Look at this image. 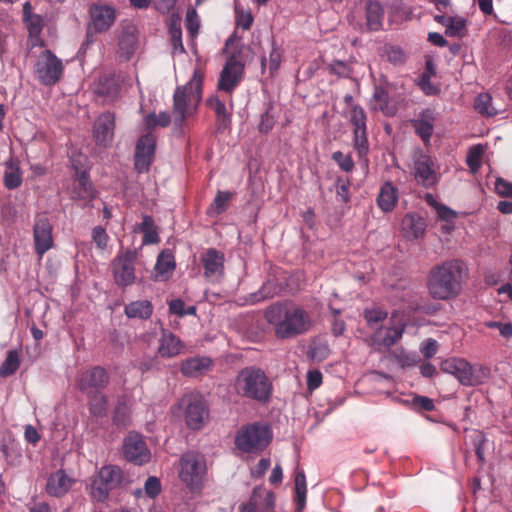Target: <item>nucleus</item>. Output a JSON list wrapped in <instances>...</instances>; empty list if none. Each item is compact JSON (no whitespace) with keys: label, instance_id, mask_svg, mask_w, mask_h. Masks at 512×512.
Listing matches in <instances>:
<instances>
[{"label":"nucleus","instance_id":"1","mask_svg":"<svg viewBox=\"0 0 512 512\" xmlns=\"http://www.w3.org/2000/svg\"><path fill=\"white\" fill-rule=\"evenodd\" d=\"M279 339H291L306 333L312 326L311 318L303 308L289 304H275L265 313Z\"/></svg>","mask_w":512,"mask_h":512},{"label":"nucleus","instance_id":"2","mask_svg":"<svg viewBox=\"0 0 512 512\" xmlns=\"http://www.w3.org/2000/svg\"><path fill=\"white\" fill-rule=\"evenodd\" d=\"M467 277V268L459 260H449L431 270L428 289L435 299L445 300L458 295Z\"/></svg>","mask_w":512,"mask_h":512},{"label":"nucleus","instance_id":"3","mask_svg":"<svg viewBox=\"0 0 512 512\" xmlns=\"http://www.w3.org/2000/svg\"><path fill=\"white\" fill-rule=\"evenodd\" d=\"M233 388L237 395L267 403L273 391V385L266 373L257 367H245L237 374Z\"/></svg>","mask_w":512,"mask_h":512},{"label":"nucleus","instance_id":"4","mask_svg":"<svg viewBox=\"0 0 512 512\" xmlns=\"http://www.w3.org/2000/svg\"><path fill=\"white\" fill-rule=\"evenodd\" d=\"M251 54L250 47L235 43L234 36L226 41V90L234 87L241 80Z\"/></svg>","mask_w":512,"mask_h":512},{"label":"nucleus","instance_id":"5","mask_svg":"<svg viewBox=\"0 0 512 512\" xmlns=\"http://www.w3.org/2000/svg\"><path fill=\"white\" fill-rule=\"evenodd\" d=\"M202 94V79L197 73L184 86L176 88L173 96L174 122L181 127L186 118V110L189 104L199 103Z\"/></svg>","mask_w":512,"mask_h":512},{"label":"nucleus","instance_id":"6","mask_svg":"<svg viewBox=\"0 0 512 512\" xmlns=\"http://www.w3.org/2000/svg\"><path fill=\"white\" fill-rule=\"evenodd\" d=\"M206 470V461L202 454L188 452L182 455L179 477L190 491L195 492L201 488Z\"/></svg>","mask_w":512,"mask_h":512},{"label":"nucleus","instance_id":"7","mask_svg":"<svg viewBox=\"0 0 512 512\" xmlns=\"http://www.w3.org/2000/svg\"><path fill=\"white\" fill-rule=\"evenodd\" d=\"M64 72L62 60L51 50L46 49L40 53L35 65L34 76L44 86L57 84Z\"/></svg>","mask_w":512,"mask_h":512},{"label":"nucleus","instance_id":"8","mask_svg":"<svg viewBox=\"0 0 512 512\" xmlns=\"http://www.w3.org/2000/svg\"><path fill=\"white\" fill-rule=\"evenodd\" d=\"M121 481L122 471L118 466H103L91 481L92 498L98 502H104L108 498L110 491L117 488Z\"/></svg>","mask_w":512,"mask_h":512},{"label":"nucleus","instance_id":"9","mask_svg":"<svg viewBox=\"0 0 512 512\" xmlns=\"http://www.w3.org/2000/svg\"><path fill=\"white\" fill-rule=\"evenodd\" d=\"M271 440V432L268 427L253 424L242 429L235 439L238 449L244 452H256L263 450Z\"/></svg>","mask_w":512,"mask_h":512},{"label":"nucleus","instance_id":"10","mask_svg":"<svg viewBox=\"0 0 512 512\" xmlns=\"http://www.w3.org/2000/svg\"><path fill=\"white\" fill-rule=\"evenodd\" d=\"M137 256V249H126L117 254L112 261L113 279L118 287L125 288L135 282V262Z\"/></svg>","mask_w":512,"mask_h":512},{"label":"nucleus","instance_id":"11","mask_svg":"<svg viewBox=\"0 0 512 512\" xmlns=\"http://www.w3.org/2000/svg\"><path fill=\"white\" fill-rule=\"evenodd\" d=\"M405 328L404 323L395 322L394 316H392L389 324L381 325L375 329L366 341L376 351L389 349L402 338Z\"/></svg>","mask_w":512,"mask_h":512},{"label":"nucleus","instance_id":"12","mask_svg":"<svg viewBox=\"0 0 512 512\" xmlns=\"http://www.w3.org/2000/svg\"><path fill=\"white\" fill-rule=\"evenodd\" d=\"M123 456L126 461L142 466L151 459V452L142 434L130 431L123 440Z\"/></svg>","mask_w":512,"mask_h":512},{"label":"nucleus","instance_id":"13","mask_svg":"<svg viewBox=\"0 0 512 512\" xmlns=\"http://www.w3.org/2000/svg\"><path fill=\"white\" fill-rule=\"evenodd\" d=\"M110 382L108 371L102 366H93L83 371L76 382L78 390L82 394L103 392Z\"/></svg>","mask_w":512,"mask_h":512},{"label":"nucleus","instance_id":"14","mask_svg":"<svg viewBox=\"0 0 512 512\" xmlns=\"http://www.w3.org/2000/svg\"><path fill=\"white\" fill-rule=\"evenodd\" d=\"M440 369L453 375L462 385L475 386L481 383L474 367L462 358H451L441 362Z\"/></svg>","mask_w":512,"mask_h":512},{"label":"nucleus","instance_id":"15","mask_svg":"<svg viewBox=\"0 0 512 512\" xmlns=\"http://www.w3.org/2000/svg\"><path fill=\"white\" fill-rule=\"evenodd\" d=\"M156 152V139L150 132L142 135L135 145L134 168L142 174L149 171Z\"/></svg>","mask_w":512,"mask_h":512},{"label":"nucleus","instance_id":"16","mask_svg":"<svg viewBox=\"0 0 512 512\" xmlns=\"http://www.w3.org/2000/svg\"><path fill=\"white\" fill-rule=\"evenodd\" d=\"M209 417V409L199 397H190L184 410V420L191 430H200Z\"/></svg>","mask_w":512,"mask_h":512},{"label":"nucleus","instance_id":"17","mask_svg":"<svg viewBox=\"0 0 512 512\" xmlns=\"http://www.w3.org/2000/svg\"><path fill=\"white\" fill-rule=\"evenodd\" d=\"M414 176L416 181L425 186L431 187L437 182V174L433 159L424 153H417L414 157Z\"/></svg>","mask_w":512,"mask_h":512},{"label":"nucleus","instance_id":"18","mask_svg":"<svg viewBox=\"0 0 512 512\" xmlns=\"http://www.w3.org/2000/svg\"><path fill=\"white\" fill-rule=\"evenodd\" d=\"M34 249L42 257L53 246L52 226L49 219L42 217L36 220L33 227Z\"/></svg>","mask_w":512,"mask_h":512},{"label":"nucleus","instance_id":"19","mask_svg":"<svg viewBox=\"0 0 512 512\" xmlns=\"http://www.w3.org/2000/svg\"><path fill=\"white\" fill-rule=\"evenodd\" d=\"M115 115L111 112H104L95 120L93 125V137L95 142L101 146H108L114 137Z\"/></svg>","mask_w":512,"mask_h":512},{"label":"nucleus","instance_id":"20","mask_svg":"<svg viewBox=\"0 0 512 512\" xmlns=\"http://www.w3.org/2000/svg\"><path fill=\"white\" fill-rule=\"evenodd\" d=\"M135 404L131 394H119L116 398L112 412V422L118 427H127L131 424L132 411Z\"/></svg>","mask_w":512,"mask_h":512},{"label":"nucleus","instance_id":"21","mask_svg":"<svg viewBox=\"0 0 512 512\" xmlns=\"http://www.w3.org/2000/svg\"><path fill=\"white\" fill-rule=\"evenodd\" d=\"M89 13L92 26L98 33L106 32L116 20V11L109 5L92 4Z\"/></svg>","mask_w":512,"mask_h":512},{"label":"nucleus","instance_id":"22","mask_svg":"<svg viewBox=\"0 0 512 512\" xmlns=\"http://www.w3.org/2000/svg\"><path fill=\"white\" fill-rule=\"evenodd\" d=\"M201 262L204 267V276L210 281L220 278L224 268V255L220 254L215 248L207 249L201 256Z\"/></svg>","mask_w":512,"mask_h":512},{"label":"nucleus","instance_id":"23","mask_svg":"<svg viewBox=\"0 0 512 512\" xmlns=\"http://www.w3.org/2000/svg\"><path fill=\"white\" fill-rule=\"evenodd\" d=\"M400 231L407 240L421 238L426 231L425 219L416 213H408L401 220Z\"/></svg>","mask_w":512,"mask_h":512},{"label":"nucleus","instance_id":"24","mask_svg":"<svg viewBox=\"0 0 512 512\" xmlns=\"http://www.w3.org/2000/svg\"><path fill=\"white\" fill-rule=\"evenodd\" d=\"M77 186L73 188L71 198L73 200H89L92 201L97 197V191L94 188L90 175L87 170L76 172Z\"/></svg>","mask_w":512,"mask_h":512},{"label":"nucleus","instance_id":"25","mask_svg":"<svg viewBox=\"0 0 512 512\" xmlns=\"http://www.w3.org/2000/svg\"><path fill=\"white\" fill-rule=\"evenodd\" d=\"M175 267L173 253L170 250H163L157 257L152 278L155 281H166L171 277Z\"/></svg>","mask_w":512,"mask_h":512},{"label":"nucleus","instance_id":"26","mask_svg":"<svg viewBox=\"0 0 512 512\" xmlns=\"http://www.w3.org/2000/svg\"><path fill=\"white\" fill-rule=\"evenodd\" d=\"M184 348L182 341L175 334L163 330L159 338L158 353L162 358H172L179 355Z\"/></svg>","mask_w":512,"mask_h":512},{"label":"nucleus","instance_id":"27","mask_svg":"<svg viewBox=\"0 0 512 512\" xmlns=\"http://www.w3.org/2000/svg\"><path fill=\"white\" fill-rule=\"evenodd\" d=\"M96 92L108 101L118 99L121 92L120 79L115 74H107L99 78Z\"/></svg>","mask_w":512,"mask_h":512},{"label":"nucleus","instance_id":"28","mask_svg":"<svg viewBox=\"0 0 512 512\" xmlns=\"http://www.w3.org/2000/svg\"><path fill=\"white\" fill-rule=\"evenodd\" d=\"M212 367V360L209 357H191L185 359L180 367V371L187 377H199Z\"/></svg>","mask_w":512,"mask_h":512},{"label":"nucleus","instance_id":"29","mask_svg":"<svg viewBox=\"0 0 512 512\" xmlns=\"http://www.w3.org/2000/svg\"><path fill=\"white\" fill-rule=\"evenodd\" d=\"M71 484L72 479L63 470H58L49 476L46 492L51 496L60 497L69 491Z\"/></svg>","mask_w":512,"mask_h":512},{"label":"nucleus","instance_id":"30","mask_svg":"<svg viewBox=\"0 0 512 512\" xmlns=\"http://www.w3.org/2000/svg\"><path fill=\"white\" fill-rule=\"evenodd\" d=\"M434 120L433 112L431 110H425L412 122L415 132L424 142H428L432 136Z\"/></svg>","mask_w":512,"mask_h":512},{"label":"nucleus","instance_id":"31","mask_svg":"<svg viewBox=\"0 0 512 512\" xmlns=\"http://www.w3.org/2000/svg\"><path fill=\"white\" fill-rule=\"evenodd\" d=\"M125 315L130 319L147 320L153 314V305L149 300H136L124 308Z\"/></svg>","mask_w":512,"mask_h":512},{"label":"nucleus","instance_id":"32","mask_svg":"<svg viewBox=\"0 0 512 512\" xmlns=\"http://www.w3.org/2000/svg\"><path fill=\"white\" fill-rule=\"evenodd\" d=\"M23 23L25 24L29 36L38 37L43 29V18L39 14L32 13V5L29 1L23 4Z\"/></svg>","mask_w":512,"mask_h":512},{"label":"nucleus","instance_id":"33","mask_svg":"<svg viewBox=\"0 0 512 512\" xmlns=\"http://www.w3.org/2000/svg\"><path fill=\"white\" fill-rule=\"evenodd\" d=\"M88 399V410L92 417L103 418L108 411V396L103 392L85 394Z\"/></svg>","mask_w":512,"mask_h":512},{"label":"nucleus","instance_id":"34","mask_svg":"<svg viewBox=\"0 0 512 512\" xmlns=\"http://www.w3.org/2000/svg\"><path fill=\"white\" fill-rule=\"evenodd\" d=\"M398 201V190L392 183L387 182L382 185L377 203L379 208L384 212L392 211L395 207V204Z\"/></svg>","mask_w":512,"mask_h":512},{"label":"nucleus","instance_id":"35","mask_svg":"<svg viewBox=\"0 0 512 512\" xmlns=\"http://www.w3.org/2000/svg\"><path fill=\"white\" fill-rule=\"evenodd\" d=\"M370 104L373 110L381 111L385 115L391 116L395 113L394 106L390 104L389 95L382 87H375Z\"/></svg>","mask_w":512,"mask_h":512},{"label":"nucleus","instance_id":"36","mask_svg":"<svg viewBox=\"0 0 512 512\" xmlns=\"http://www.w3.org/2000/svg\"><path fill=\"white\" fill-rule=\"evenodd\" d=\"M383 9L378 2H369L366 5V24L370 30L377 31L383 22Z\"/></svg>","mask_w":512,"mask_h":512},{"label":"nucleus","instance_id":"37","mask_svg":"<svg viewBox=\"0 0 512 512\" xmlns=\"http://www.w3.org/2000/svg\"><path fill=\"white\" fill-rule=\"evenodd\" d=\"M118 45L120 55L129 60L138 47V40L134 33L124 31L119 38Z\"/></svg>","mask_w":512,"mask_h":512},{"label":"nucleus","instance_id":"38","mask_svg":"<svg viewBox=\"0 0 512 512\" xmlns=\"http://www.w3.org/2000/svg\"><path fill=\"white\" fill-rule=\"evenodd\" d=\"M295 496L294 500L297 505V510L301 511L304 509L306 505V493H307V487H306V477L305 473L302 470H297L295 472Z\"/></svg>","mask_w":512,"mask_h":512},{"label":"nucleus","instance_id":"39","mask_svg":"<svg viewBox=\"0 0 512 512\" xmlns=\"http://www.w3.org/2000/svg\"><path fill=\"white\" fill-rule=\"evenodd\" d=\"M234 14L235 25L238 29L241 28L242 30L247 31L251 28L254 19L249 9L244 8L236 1L234 5Z\"/></svg>","mask_w":512,"mask_h":512},{"label":"nucleus","instance_id":"40","mask_svg":"<svg viewBox=\"0 0 512 512\" xmlns=\"http://www.w3.org/2000/svg\"><path fill=\"white\" fill-rule=\"evenodd\" d=\"M20 360L17 351L10 350L7 353L5 361L2 363L0 367V376L2 378L9 377L13 375L17 369L19 368Z\"/></svg>","mask_w":512,"mask_h":512},{"label":"nucleus","instance_id":"41","mask_svg":"<svg viewBox=\"0 0 512 512\" xmlns=\"http://www.w3.org/2000/svg\"><path fill=\"white\" fill-rule=\"evenodd\" d=\"M364 318L367 322L368 328L373 332L381 326V323L386 320L387 312L379 308L366 309L364 311Z\"/></svg>","mask_w":512,"mask_h":512},{"label":"nucleus","instance_id":"42","mask_svg":"<svg viewBox=\"0 0 512 512\" xmlns=\"http://www.w3.org/2000/svg\"><path fill=\"white\" fill-rule=\"evenodd\" d=\"M475 109L486 116H494L497 113V110L492 106V97L487 94H479L474 102Z\"/></svg>","mask_w":512,"mask_h":512},{"label":"nucleus","instance_id":"43","mask_svg":"<svg viewBox=\"0 0 512 512\" xmlns=\"http://www.w3.org/2000/svg\"><path fill=\"white\" fill-rule=\"evenodd\" d=\"M349 120L354 127L353 132L366 131V114L360 106L351 108Z\"/></svg>","mask_w":512,"mask_h":512},{"label":"nucleus","instance_id":"44","mask_svg":"<svg viewBox=\"0 0 512 512\" xmlns=\"http://www.w3.org/2000/svg\"><path fill=\"white\" fill-rule=\"evenodd\" d=\"M206 105L217 115V133H222V125L224 124V103L216 95L210 96Z\"/></svg>","mask_w":512,"mask_h":512},{"label":"nucleus","instance_id":"45","mask_svg":"<svg viewBox=\"0 0 512 512\" xmlns=\"http://www.w3.org/2000/svg\"><path fill=\"white\" fill-rule=\"evenodd\" d=\"M353 146L359 158H364L369 152L367 131L353 132Z\"/></svg>","mask_w":512,"mask_h":512},{"label":"nucleus","instance_id":"46","mask_svg":"<svg viewBox=\"0 0 512 512\" xmlns=\"http://www.w3.org/2000/svg\"><path fill=\"white\" fill-rule=\"evenodd\" d=\"M382 55L393 65H401L406 60V53L398 46L384 47Z\"/></svg>","mask_w":512,"mask_h":512},{"label":"nucleus","instance_id":"47","mask_svg":"<svg viewBox=\"0 0 512 512\" xmlns=\"http://www.w3.org/2000/svg\"><path fill=\"white\" fill-rule=\"evenodd\" d=\"M466 21L462 17H451L446 27V35L461 37L465 34Z\"/></svg>","mask_w":512,"mask_h":512},{"label":"nucleus","instance_id":"48","mask_svg":"<svg viewBox=\"0 0 512 512\" xmlns=\"http://www.w3.org/2000/svg\"><path fill=\"white\" fill-rule=\"evenodd\" d=\"M171 122V116L169 112L163 111L158 115L155 113H149L145 118V124L147 128L151 129L156 126L166 127Z\"/></svg>","mask_w":512,"mask_h":512},{"label":"nucleus","instance_id":"49","mask_svg":"<svg viewBox=\"0 0 512 512\" xmlns=\"http://www.w3.org/2000/svg\"><path fill=\"white\" fill-rule=\"evenodd\" d=\"M4 186L7 189L13 190L22 184V173L18 166H15L11 171L4 174Z\"/></svg>","mask_w":512,"mask_h":512},{"label":"nucleus","instance_id":"50","mask_svg":"<svg viewBox=\"0 0 512 512\" xmlns=\"http://www.w3.org/2000/svg\"><path fill=\"white\" fill-rule=\"evenodd\" d=\"M92 240L98 249L105 250L109 242V236L105 228L102 226H95L92 229Z\"/></svg>","mask_w":512,"mask_h":512},{"label":"nucleus","instance_id":"51","mask_svg":"<svg viewBox=\"0 0 512 512\" xmlns=\"http://www.w3.org/2000/svg\"><path fill=\"white\" fill-rule=\"evenodd\" d=\"M330 354L329 346L326 342L320 341L313 344L310 348V356L318 362L326 359Z\"/></svg>","mask_w":512,"mask_h":512},{"label":"nucleus","instance_id":"52","mask_svg":"<svg viewBox=\"0 0 512 512\" xmlns=\"http://www.w3.org/2000/svg\"><path fill=\"white\" fill-rule=\"evenodd\" d=\"M259 501V511L261 512H273L275 508V495L271 491L264 490L262 488V494Z\"/></svg>","mask_w":512,"mask_h":512},{"label":"nucleus","instance_id":"53","mask_svg":"<svg viewBox=\"0 0 512 512\" xmlns=\"http://www.w3.org/2000/svg\"><path fill=\"white\" fill-rule=\"evenodd\" d=\"M482 154L483 148L480 145L471 148L468 153L467 164L473 173L477 172L481 165Z\"/></svg>","mask_w":512,"mask_h":512},{"label":"nucleus","instance_id":"54","mask_svg":"<svg viewBox=\"0 0 512 512\" xmlns=\"http://www.w3.org/2000/svg\"><path fill=\"white\" fill-rule=\"evenodd\" d=\"M161 482L160 479L156 476H149L144 484V491L145 494L151 498H156L161 493Z\"/></svg>","mask_w":512,"mask_h":512},{"label":"nucleus","instance_id":"55","mask_svg":"<svg viewBox=\"0 0 512 512\" xmlns=\"http://www.w3.org/2000/svg\"><path fill=\"white\" fill-rule=\"evenodd\" d=\"M262 494L261 487H255L253 489L252 495L247 503H244L240 506L239 512H259V501Z\"/></svg>","mask_w":512,"mask_h":512},{"label":"nucleus","instance_id":"56","mask_svg":"<svg viewBox=\"0 0 512 512\" xmlns=\"http://www.w3.org/2000/svg\"><path fill=\"white\" fill-rule=\"evenodd\" d=\"M185 27L188 32V34L193 38L198 34L199 28H200V22L198 19V16L196 14V11L189 10L186 15L185 19Z\"/></svg>","mask_w":512,"mask_h":512},{"label":"nucleus","instance_id":"57","mask_svg":"<svg viewBox=\"0 0 512 512\" xmlns=\"http://www.w3.org/2000/svg\"><path fill=\"white\" fill-rule=\"evenodd\" d=\"M332 159L345 172H350L354 168V162L350 155H344L342 152L336 151L332 154Z\"/></svg>","mask_w":512,"mask_h":512},{"label":"nucleus","instance_id":"58","mask_svg":"<svg viewBox=\"0 0 512 512\" xmlns=\"http://www.w3.org/2000/svg\"><path fill=\"white\" fill-rule=\"evenodd\" d=\"M488 328H495L499 331L501 336L506 339H510L512 337V323L510 322H499V321H489L485 324Z\"/></svg>","mask_w":512,"mask_h":512},{"label":"nucleus","instance_id":"59","mask_svg":"<svg viewBox=\"0 0 512 512\" xmlns=\"http://www.w3.org/2000/svg\"><path fill=\"white\" fill-rule=\"evenodd\" d=\"M224 211V192L218 191L214 202L207 210L209 216L214 217Z\"/></svg>","mask_w":512,"mask_h":512},{"label":"nucleus","instance_id":"60","mask_svg":"<svg viewBox=\"0 0 512 512\" xmlns=\"http://www.w3.org/2000/svg\"><path fill=\"white\" fill-rule=\"evenodd\" d=\"M495 191L504 197H512V183L502 179L497 178L494 183Z\"/></svg>","mask_w":512,"mask_h":512},{"label":"nucleus","instance_id":"61","mask_svg":"<svg viewBox=\"0 0 512 512\" xmlns=\"http://www.w3.org/2000/svg\"><path fill=\"white\" fill-rule=\"evenodd\" d=\"M438 351V343L434 339H427L421 345V353L427 359L432 358Z\"/></svg>","mask_w":512,"mask_h":512},{"label":"nucleus","instance_id":"62","mask_svg":"<svg viewBox=\"0 0 512 512\" xmlns=\"http://www.w3.org/2000/svg\"><path fill=\"white\" fill-rule=\"evenodd\" d=\"M472 441L476 448V454L480 460L484 459V452H483V445L485 443V437L484 435L479 431H473L472 435Z\"/></svg>","mask_w":512,"mask_h":512},{"label":"nucleus","instance_id":"63","mask_svg":"<svg viewBox=\"0 0 512 512\" xmlns=\"http://www.w3.org/2000/svg\"><path fill=\"white\" fill-rule=\"evenodd\" d=\"M271 465V462L268 458H262L258 462V464L251 469V475L254 478H260L264 476Z\"/></svg>","mask_w":512,"mask_h":512},{"label":"nucleus","instance_id":"64","mask_svg":"<svg viewBox=\"0 0 512 512\" xmlns=\"http://www.w3.org/2000/svg\"><path fill=\"white\" fill-rule=\"evenodd\" d=\"M322 383V374L318 370H312L307 373V386L309 390L317 389Z\"/></svg>","mask_w":512,"mask_h":512}]
</instances>
